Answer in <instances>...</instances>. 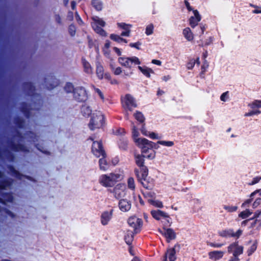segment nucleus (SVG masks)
<instances>
[{
    "instance_id": "22",
    "label": "nucleus",
    "mask_w": 261,
    "mask_h": 261,
    "mask_svg": "<svg viewBox=\"0 0 261 261\" xmlns=\"http://www.w3.org/2000/svg\"><path fill=\"white\" fill-rule=\"evenodd\" d=\"M118 25L119 27L121 28L124 31L122 32L121 36H129L130 34V29L131 28V25L129 24H127L124 23H118Z\"/></svg>"
},
{
    "instance_id": "23",
    "label": "nucleus",
    "mask_w": 261,
    "mask_h": 261,
    "mask_svg": "<svg viewBox=\"0 0 261 261\" xmlns=\"http://www.w3.org/2000/svg\"><path fill=\"white\" fill-rule=\"evenodd\" d=\"M140 71L147 77H150L151 74L154 73L153 70L146 66H138Z\"/></svg>"
},
{
    "instance_id": "30",
    "label": "nucleus",
    "mask_w": 261,
    "mask_h": 261,
    "mask_svg": "<svg viewBox=\"0 0 261 261\" xmlns=\"http://www.w3.org/2000/svg\"><path fill=\"white\" fill-rule=\"evenodd\" d=\"M219 235L222 237L225 238H229L232 237V229H229L224 230L220 231L219 232Z\"/></svg>"
},
{
    "instance_id": "31",
    "label": "nucleus",
    "mask_w": 261,
    "mask_h": 261,
    "mask_svg": "<svg viewBox=\"0 0 261 261\" xmlns=\"http://www.w3.org/2000/svg\"><path fill=\"white\" fill-rule=\"evenodd\" d=\"M252 214V212L248 209H246V210L242 211L241 212L239 216L243 219H246L248 218Z\"/></svg>"
},
{
    "instance_id": "35",
    "label": "nucleus",
    "mask_w": 261,
    "mask_h": 261,
    "mask_svg": "<svg viewBox=\"0 0 261 261\" xmlns=\"http://www.w3.org/2000/svg\"><path fill=\"white\" fill-rule=\"evenodd\" d=\"M148 202L152 205L158 207H162L163 204L161 201L155 199L154 198L152 199H148Z\"/></svg>"
},
{
    "instance_id": "39",
    "label": "nucleus",
    "mask_w": 261,
    "mask_h": 261,
    "mask_svg": "<svg viewBox=\"0 0 261 261\" xmlns=\"http://www.w3.org/2000/svg\"><path fill=\"white\" fill-rule=\"evenodd\" d=\"M112 133L114 135L119 136L125 134V130L122 128H115L112 129Z\"/></svg>"
},
{
    "instance_id": "58",
    "label": "nucleus",
    "mask_w": 261,
    "mask_h": 261,
    "mask_svg": "<svg viewBox=\"0 0 261 261\" xmlns=\"http://www.w3.org/2000/svg\"><path fill=\"white\" fill-rule=\"evenodd\" d=\"M113 49L118 56L121 55L122 52H121V50L119 48H118L116 47H114Z\"/></svg>"
},
{
    "instance_id": "6",
    "label": "nucleus",
    "mask_w": 261,
    "mask_h": 261,
    "mask_svg": "<svg viewBox=\"0 0 261 261\" xmlns=\"http://www.w3.org/2000/svg\"><path fill=\"white\" fill-rule=\"evenodd\" d=\"M122 103L125 109L130 111L137 107L135 99L129 94H126L122 98Z\"/></svg>"
},
{
    "instance_id": "36",
    "label": "nucleus",
    "mask_w": 261,
    "mask_h": 261,
    "mask_svg": "<svg viewBox=\"0 0 261 261\" xmlns=\"http://www.w3.org/2000/svg\"><path fill=\"white\" fill-rule=\"evenodd\" d=\"M156 147L159 148V146H157L158 144H160L163 146H167V147H171L174 145V143L172 141H158L156 143Z\"/></svg>"
},
{
    "instance_id": "24",
    "label": "nucleus",
    "mask_w": 261,
    "mask_h": 261,
    "mask_svg": "<svg viewBox=\"0 0 261 261\" xmlns=\"http://www.w3.org/2000/svg\"><path fill=\"white\" fill-rule=\"evenodd\" d=\"M144 155L141 154H135V160L136 164L138 166L140 167H143L144 165Z\"/></svg>"
},
{
    "instance_id": "3",
    "label": "nucleus",
    "mask_w": 261,
    "mask_h": 261,
    "mask_svg": "<svg viewBox=\"0 0 261 261\" xmlns=\"http://www.w3.org/2000/svg\"><path fill=\"white\" fill-rule=\"evenodd\" d=\"M104 122L103 115L100 111H94L91 116L89 126L90 129L94 130L102 126Z\"/></svg>"
},
{
    "instance_id": "52",
    "label": "nucleus",
    "mask_w": 261,
    "mask_h": 261,
    "mask_svg": "<svg viewBox=\"0 0 261 261\" xmlns=\"http://www.w3.org/2000/svg\"><path fill=\"white\" fill-rule=\"evenodd\" d=\"M261 180V176H256L253 178L251 182L249 184V185H254L258 183Z\"/></svg>"
},
{
    "instance_id": "27",
    "label": "nucleus",
    "mask_w": 261,
    "mask_h": 261,
    "mask_svg": "<svg viewBox=\"0 0 261 261\" xmlns=\"http://www.w3.org/2000/svg\"><path fill=\"white\" fill-rule=\"evenodd\" d=\"M99 168L101 170L106 171L108 169L109 164L105 159V155L104 156V157H102L99 159Z\"/></svg>"
},
{
    "instance_id": "57",
    "label": "nucleus",
    "mask_w": 261,
    "mask_h": 261,
    "mask_svg": "<svg viewBox=\"0 0 261 261\" xmlns=\"http://www.w3.org/2000/svg\"><path fill=\"white\" fill-rule=\"evenodd\" d=\"M151 63L159 66H161L162 65V62L158 60L153 59L151 61Z\"/></svg>"
},
{
    "instance_id": "5",
    "label": "nucleus",
    "mask_w": 261,
    "mask_h": 261,
    "mask_svg": "<svg viewBox=\"0 0 261 261\" xmlns=\"http://www.w3.org/2000/svg\"><path fill=\"white\" fill-rule=\"evenodd\" d=\"M93 22L92 23V27L94 31L101 36H106V33L101 28L105 25V22L97 16L93 17Z\"/></svg>"
},
{
    "instance_id": "40",
    "label": "nucleus",
    "mask_w": 261,
    "mask_h": 261,
    "mask_svg": "<svg viewBox=\"0 0 261 261\" xmlns=\"http://www.w3.org/2000/svg\"><path fill=\"white\" fill-rule=\"evenodd\" d=\"M142 173L141 177H140L139 176V175L136 173L137 176H138V177L139 178H140L141 179H143L145 180L148 175V170L146 168V167H142Z\"/></svg>"
},
{
    "instance_id": "44",
    "label": "nucleus",
    "mask_w": 261,
    "mask_h": 261,
    "mask_svg": "<svg viewBox=\"0 0 261 261\" xmlns=\"http://www.w3.org/2000/svg\"><path fill=\"white\" fill-rule=\"evenodd\" d=\"M153 25L152 24L148 25L146 28L145 33L147 35H150L153 33Z\"/></svg>"
},
{
    "instance_id": "13",
    "label": "nucleus",
    "mask_w": 261,
    "mask_h": 261,
    "mask_svg": "<svg viewBox=\"0 0 261 261\" xmlns=\"http://www.w3.org/2000/svg\"><path fill=\"white\" fill-rule=\"evenodd\" d=\"M193 16H191L189 19L190 25L192 28L195 27L201 20V16L196 10L193 11Z\"/></svg>"
},
{
    "instance_id": "53",
    "label": "nucleus",
    "mask_w": 261,
    "mask_h": 261,
    "mask_svg": "<svg viewBox=\"0 0 261 261\" xmlns=\"http://www.w3.org/2000/svg\"><path fill=\"white\" fill-rule=\"evenodd\" d=\"M228 97V92H226L223 93L221 95V96L220 97V99L223 101H226L227 100Z\"/></svg>"
},
{
    "instance_id": "59",
    "label": "nucleus",
    "mask_w": 261,
    "mask_h": 261,
    "mask_svg": "<svg viewBox=\"0 0 261 261\" xmlns=\"http://www.w3.org/2000/svg\"><path fill=\"white\" fill-rule=\"evenodd\" d=\"M196 61L194 60L189 63L188 64V68L189 69H191L195 65Z\"/></svg>"
},
{
    "instance_id": "18",
    "label": "nucleus",
    "mask_w": 261,
    "mask_h": 261,
    "mask_svg": "<svg viewBox=\"0 0 261 261\" xmlns=\"http://www.w3.org/2000/svg\"><path fill=\"white\" fill-rule=\"evenodd\" d=\"M152 216L155 219L160 220L169 218L168 215L160 210H153L151 212Z\"/></svg>"
},
{
    "instance_id": "48",
    "label": "nucleus",
    "mask_w": 261,
    "mask_h": 261,
    "mask_svg": "<svg viewBox=\"0 0 261 261\" xmlns=\"http://www.w3.org/2000/svg\"><path fill=\"white\" fill-rule=\"evenodd\" d=\"M261 204V198H257L255 199L254 202L252 204V208L253 209L256 208L258 207Z\"/></svg>"
},
{
    "instance_id": "45",
    "label": "nucleus",
    "mask_w": 261,
    "mask_h": 261,
    "mask_svg": "<svg viewBox=\"0 0 261 261\" xmlns=\"http://www.w3.org/2000/svg\"><path fill=\"white\" fill-rule=\"evenodd\" d=\"M102 51H103L104 55L107 58L110 59L111 61L113 60V59L111 56V51L109 48H102Z\"/></svg>"
},
{
    "instance_id": "16",
    "label": "nucleus",
    "mask_w": 261,
    "mask_h": 261,
    "mask_svg": "<svg viewBox=\"0 0 261 261\" xmlns=\"http://www.w3.org/2000/svg\"><path fill=\"white\" fill-rule=\"evenodd\" d=\"M160 232L167 239L168 242L174 239L176 237L175 233L170 228H164L163 230H161Z\"/></svg>"
},
{
    "instance_id": "56",
    "label": "nucleus",
    "mask_w": 261,
    "mask_h": 261,
    "mask_svg": "<svg viewBox=\"0 0 261 261\" xmlns=\"http://www.w3.org/2000/svg\"><path fill=\"white\" fill-rule=\"evenodd\" d=\"M95 91L98 94V95H99L100 98L102 100H103L104 99V96H103L102 93L101 92V91L99 89H97V88L95 89Z\"/></svg>"
},
{
    "instance_id": "37",
    "label": "nucleus",
    "mask_w": 261,
    "mask_h": 261,
    "mask_svg": "<svg viewBox=\"0 0 261 261\" xmlns=\"http://www.w3.org/2000/svg\"><path fill=\"white\" fill-rule=\"evenodd\" d=\"M250 219V220H253V221L251 224V227H255L257 229H258L261 227V220L252 219V218H251Z\"/></svg>"
},
{
    "instance_id": "34",
    "label": "nucleus",
    "mask_w": 261,
    "mask_h": 261,
    "mask_svg": "<svg viewBox=\"0 0 261 261\" xmlns=\"http://www.w3.org/2000/svg\"><path fill=\"white\" fill-rule=\"evenodd\" d=\"M110 38L118 43H121L122 42H124V43H126L127 41L121 37H120L119 36L115 35V34H111L110 36Z\"/></svg>"
},
{
    "instance_id": "19",
    "label": "nucleus",
    "mask_w": 261,
    "mask_h": 261,
    "mask_svg": "<svg viewBox=\"0 0 261 261\" xmlns=\"http://www.w3.org/2000/svg\"><path fill=\"white\" fill-rule=\"evenodd\" d=\"M119 207L122 212H126L131 208V203L126 199H121L119 202Z\"/></svg>"
},
{
    "instance_id": "47",
    "label": "nucleus",
    "mask_w": 261,
    "mask_h": 261,
    "mask_svg": "<svg viewBox=\"0 0 261 261\" xmlns=\"http://www.w3.org/2000/svg\"><path fill=\"white\" fill-rule=\"evenodd\" d=\"M243 233V230L241 229H238L236 232L232 230V237L238 239Z\"/></svg>"
},
{
    "instance_id": "62",
    "label": "nucleus",
    "mask_w": 261,
    "mask_h": 261,
    "mask_svg": "<svg viewBox=\"0 0 261 261\" xmlns=\"http://www.w3.org/2000/svg\"><path fill=\"white\" fill-rule=\"evenodd\" d=\"M228 261H240V259L238 257H231Z\"/></svg>"
},
{
    "instance_id": "49",
    "label": "nucleus",
    "mask_w": 261,
    "mask_h": 261,
    "mask_svg": "<svg viewBox=\"0 0 261 261\" xmlns=\"http://www.w3.org/2000/svg\"><path fill=\"white\" fill-rule=\"evenodd\" d=\"M64 89L67 92H71L73 91L74 88L72 84L67 83L65 86Z\"/></svg>"
},
{
    "instance_id": "25",
    "label": "nucleus",
    "mask_w": 261,
    "mask_h": 261,
    "mask_svg": "<svg viewBox=\"0 0 261 261\" xmlns=\"http://www.w3.org/2000/svg\"><path fill=\"white\" fill-rule=\"evenodd\" d=\"M182 34L185 38L189 41L193 40L194 35L189 28H186L183 30Z\"/></svg>"
},
{
    "instance_id": "41",
    "label": "nucleus",
    "mask_w": 261,
    "mask_h": 261,
    "mask_svg": "<svg viewBox=\"0 0 261 261\" xmlns=\"http://www.w3.org/2000/svg\"><path fill=\"white\" fill-rule=\"evenodd\" d=\"M134 116L136 119H137L140 122H143L144 120L143 115L141 112H136L134 113Z\"/></svg>"
},
{
    "instance_id": "63",
    "label": "nucleus",
    "mask_w": 261,
    "mask_h": 261,
    "mask_svg": "<svg viewBox=\"0 0 261 261\" xmlns=\"http://www.w3.org/2000/svg\"><path fill=\"white\" fill-rule=\"evenodd\" d=\"M186 7L188 9L189 11H191L192 10V8L190 6V4L187 1H185V2Z\"/></svg>"
},
{
    "instance_id": "28",
    "label": "nucleus",
    "mask_w": 261,
    "mask_h": 261,
    "mask_svg": "<svg viewBox=\"0 0 261 261\" xmlns=\"http://www.w3.org/2000/svg\"><path fill=\"white\" fill-rule=\"evenodd\" d=\"M128 145V140L125 138L120 139L118 142V145L120 149L126 150Z\"/></svg>"
},
{
    "instance_id": "2",
    "label": "nucleus",
    "mask_w": 261,
    "mask_h": 261,
    "mask_svg": "<svg viewBox=\"0 0 261 261\" xmlns=\"http://www.w3.org/2000/svg\"><path fill=\"white\" fill-rule=\"evenodd\" d=\"M124 177L122 171H116L109 174H103L99 179V183L105 187H112L117 182L121 181Z\"/></svg>"
},
{
    "instance_id": "60",
    "label": "nucleus",
    "mask_w": 261,
    "mask_h": 261,
    "mask_svg": "<svg viewBox=\"0 0 261 261\" xmlns=\"http://www.w3.org/2000/svg\"><path fill=\"white\" fill-rule=\"evenodd\" d=\"M252 201V199H247L246 200L242 205V207H245L246 205L247 204H249Z\"/></svg>"
},
{
    "instance_id": "51",
    "label": "nucleus",
    "mask_w": 261,
    "mask_h": 261,
    "mask_svg": "<svg viewBox=\"0 0 261 261\" xmlns=\"http://www.w3.org/2000/svg\"><path fill=\"white\" fill-rule=\"evenodd\" d=\"M261 113V112L259 110H256V111H251L248 113H247L245 114V116H251L254 115H258Z\"/></svg>"
},
{
    "instance_id": "50",
    "label": "nucleus",
    "mask_w": 261,
    "mask_h": 261,
    "mask_svg": "<svg viewBox=\"0 0 261 261\" xmlns=\"http://www.w3.org/2000/svg\"><path fill=\"white\" fill-rule=\"evenodd\" d=\"M144 195L148 200V199H152L154 198L155 193L151 191H147L144 193Z\"/></svg>"
},
{
    "instance_id": "14",
    "label": "nucleus",
    "mask_w": 261,
    "mask_h": 261,
    "mask_svg": "<svg viewBox=\"0 0 261 261\" xmlns=\"http://www.w3.org/2000/svg\"><path fill=\"white\" fill-rule=\"evenodd\" d=\"M152 148H154V147H148L145 149L142 150L141 153L147 159L149 160H153L155 159L156 156V151L155 150H152Z\"/></svg>"
},
{
    "instance_id": "4",
    "label": "nucleus",
    "mask_w": 261,
    "mask_h": 261,
    "mask_svg": "<svg viewBox=\"0 0 261 261\" xmlns=\"http://www.w3.org/2000/svg\"><path fill=\"white\" fill-rule=\"evenodd\" d=\"M118 62L122 66L127 68H131L133 64L139 65L141 62L138 58L133 56L132 57H120L118 58Z\"/></svg>"
},
{
    "instance_id": "8",
    "label": "nucleus",
    "mask_w": 261,
    "mask_h": 261,
    "mask_svg": "<svg viewBox=\"0 0 261 261\" xmlns=\"http://www.w3.org/2000/svg\"><path fill=\"white\" fill-rule=\"evenodd\" d=\"M227 251L228 253H232V257H238V255L242 254L243 247L239 245L237 242L233 243L228 246Z\"/></svg>"
},
{
    "instance_id": "43",
    "label": "nucleus",
    "mask_w": 261,
    "mask_h": 261,
    "mask_svg": "<svg viewBox=\"0 0 261 261\" xmlns=\"http://www.w3.org/2000/svg\"><path fill=\"white\" fill-rule=\"evenodd\" d=\"M224 208L229 212H233L237 210L238 206L236 205H224Z\"/></svg>"
},
{
    "instance_id": "64",
    "label": "nucleus",
    "mask_w": 261,
    "mask_h": 261,
    "mask_svg": "<svg viewBox=\"0 0 261 261\" xmlns=\"http://www.w3.org/2000/svg\"><path fill=\"white\" fill-rule=\"evenodd\" d=\"M249 221H250V219L245 220L242 222L241 225L242 226H245Z\"/></svg>"
},
{
    "instance_id": "9",
    "label": "nucleus",
    "mask_w": 261,
    "mask_h": 261,
    "mask_svg": "<svg viewBox=\"0 0 261 261\" xmlns=\"http://www.w3.org/2000/svg\"><path fill=\"white\" fill-rule=\"evenodd\" d=\"M92 152L93 154L97 158L104 157L106 155L105 152L102 149L101 142L94 141L92 146Z\"/></svg>"
},
{
    "instance_id": "54",
    "label": "nucleus",
    "mask_w": 261,
    "mask_h": 261,
    "mask_svg": "<svg viewBox=\"0 0 261 261\" xmlns=\"http://www.w3.org/2000/svg\"><path fill=\"white\" fill-rule=\"evenodd\" d=\"M69 31L71 36L74 35L75 33V28L74 25H70L69 28Z\"/></svg>"
},
{
    "instance_id": "11",
    "label": "nucleus",
    "mask_w": 261,
    "mask_h": 261,
    "mask_svg": "<svg viewBox=\"0 0 261 261\" xmlns=\"http://www.w3.org/2000/svg\"><path fill=\"white\" fill-rule=\"evenodd\" d=\"M114 210L111 209L109 211L103 212L101 215V223L103 225H107L112 219Z\"/></svg>"
},
{
    "instance_id": "10",
    "label": "nucleus",
    "mask_w": 261,
    "mask_h": 261,
    "mask_svg": "<svg viewBox=\"0 0 261 261\" xmlns=\"http://www.w3.org/2000/svg\"><path fill=\"white\" fill-rule=\"evenodd\" d=\"M114 196L116 198H121L126 196L127 191L123 184H118L114 189Z\"/></svg>"
},
{
    "instance_id": "29",
    "label": "nucleus",
    "mask_w": 261,
    "mask_h": 261,
    "mask_svg": "<svg viewBox=\"0 0 261 261\" xmlns=\"http://www.w3.org/2000/svg\"><path fill=\"white\" fill-rule=\"evenodd\" d=\"M93 112L88 106H84L82 108V112L85 116H89L90 115L91 116Z\"/></svg>"
},
{
    "instance_id": "46",
    "label": "nucleus",
    "mask_w": 261,
    "mask_h": 261,
    "mask_svg": "<svg viewBox=\"0 0 261 261\" xmlns=\"http://www.w3.org/2000/svg\"><path fill=\"white\" fill-rule=\"evenodd\" d=\"M251 108L252 109H255L256 108H261V100H256L254 101L251 104Z\"/></svg>"
},
{
    "instance_id": "26",
    "label": "nucleus",
    "mask_w": 261,
    "mask_h": 261,
    "mask_svg": "<svg viewBox=\"0 0 261 261\" xmlns=\"http://www.w3.org/2000/svg\"><path fill=\"white\" fill-rule=\"evenodd\" d=\"M133 230H128L126 231L125 236H124V240L126 244H130L134 238V233Z\"/></svg>"
},
{
    "instance_id": "17",
    "label": "nucleus",
    "mask_w": 261,
    "mask_h": 261,
    "mask_svg": "<svg viewBox=\"0 0 261 261\" xmlns=\"http://www.w3.org/2000/svg\"><path fill=\"white\" fill-rule=\"evenodd\" d=\"M141 133L145 136L148 137L152 140L160 139L161 137L154 132H148L146 130L144 124H143L140 129Z\"/></svg>"
},
{
    "instance_id": "12",
    "label": "nucleus",
    "mask_w": 261,
    "mask_h": 261,
    "mask_svg": "<svg viewBox=\"0 0 261 261\" xmlns=\"http://www.w3.org/2000/svg\"><path fill=\"white\" fill-rule=\"evenodd\" d=\"M224 254L225 252L223 251L214 250L209 252L208 253V256L210 259L217 261L222 259Z\"/></svg>"
},
{
    "instance_id": "55",
    "label": "nucleus",
    "mask_w": 261,
    "mask_h": 261,
    "mask_svg": "<svg viewBox=\"0 0 261 261\" xmlns=\"http://www.w3.org/2000/svg\"><path fill=\"white\" fill-rule=\"evenodd\" d=\"M210 245L211 247H215V248H221L224 245V244L223 243H210Z\"/></svg>"
},
{
    "instance_id": "20",
    "label": "nucleus",
    "mask_w": 261,
    "mask_h": 261,
    "mask_svg": "<svg viewBox=\"0 0 261 261\" xmlns=\"http://www.w3.org/2000/svg\"><path fill=\"white\" fill-rule=\"evenodd\" d=\"M176 259L175 251L174 248L167 250L163 261H175Z\"/></svg>"
},
{
    "instance_id": "32",
    "label": "nucleus",
    "mask_w": 261,
    "mask_h": 261,
    "mask_svg": "<svg viewBox=\"0 0 261 261\" xmlns=\"http://www.w3.org/2000/svg\"><path fill=\"white\" fill-rule=\"evenodd\" d=\"M83 64L84 68L85 71L88 73L91 74L92 73V68L90 64L85 60L83 61Z\"/></svg>"
},
{
    "instance_id": "38",
    "label": "nucleus",
    "mask_w": 261,
    "mask_h": 261,
    "mask_svg": "<svg viewBox=\"0 0 261 261\" xmlns=\"http://www.w3.org/2000/svg\"><path fill=\"white\" fill-rule=\"evenodd\" d=\"M127 183L128 188L134 191L136 187L134 179L133 177H129L127 179Z\"/></svg>"
},
{
    "instance_id": "1",
    "label": "nucleus",
    "mask_w": 261,
    "mask_h": 261,
    "mask_svg": "<svg viewBox=\"0 0 261 261\" xmlns=\"http://www.w3.org/2000/svg\"><path fill=\"white\" fill-rule=\"evenodd\" d=\"M132 137L134 142L141 149V151L148 147L158 148V147H156L155 143L140 137L139 130L133 122H132Z\"/></svg>"
},
{
    "instance_id": "33",
    "label": "nucleus",
    "mask_w": 261,
    "mask_h": 261,
    "mask_svg": "<svg viewBox=\"0 0 261 261\" xmlns=\"http://www.w3.org/2000/svg\"><path fill=\"white\" fill-rule=\"evenodd\" d=\"M92 5L98 11L101 10L102 8V4L100 0H93Z\"/></svg>"
},
{
    "instance_id": "7",
    "label": "nucleus",
    "mask_w": 261,
    "mask_h": 261,
    "mask_svg": "<svg viewBox=\"0 0 261 261\" xmlns=\"http://www.w3.org/2000/svg\"><path fill=\"white\" fill-rule=\"evenodd\" d=\"M128 224L133 229L134 232L137 233L140 230L142 221L141 219L134 216L128 219Z\"/></svg>"
},
{
    "instance_id": "61",
    "label": "nucleus",
    "mask_w": 261,
    "mask_h": 261,
    "mask_svg": "<svg viewBox=\"0 0 261 261\" xmlns=\"http://www.w3.org/2000/svg\"><path fill=\"white\" fill-rule=\"evenodd\" d=\"M110 42L108 40L106 41L103 47L102 48H110Z\"/></svg>"
},
{
    "instance_id": "21",
    "label": "nucleus",
    "mask_w": 261,
    "mask_h": 261,
    "mask_svg": "<svg viewBox=\"0 0 261 261\" xmlns=\"http://www.w3.org/2000/svg\"><path fill=\"white\" fill-rule=\"evenodd\" d=\"M257 243L256 241H250L248 244L247 253L248 256L251 255L256 250Z\"/></svg>"
},
{
    "instance_id": "42",
    "label": "nucleus",
    "mask_w": 261,
    "mask_h": 261,
    "mask_svg": "<svg viewBox=\"0 0 261 261\" xmlns=\"http://www.w3.org/2000/svg\"><path fill=\"white\" fill-rule=\"evenodd\" d=\"M110 67L115 75H119L121 73H122L121 68L120 67L115 68L112 63H110Z\"/></svg>"
},
{
    "instance_id": "15",
    "label": "nucleus",
    "mask_w": 261,
    "mask_h": 261,
    "mask_svg": "<svg viewBox=\"0 0 261 261\" xmlns=\"http://www.w3.org/2000/svg\"><path fill=\"white\" fill-rule=\"evenodd\" d=\"M96 74L99 79L105 78L109 80L110 79V74L108 73H104L103 68L99 63H97L96 65Z\"/></svg>"
}]
</instances>
